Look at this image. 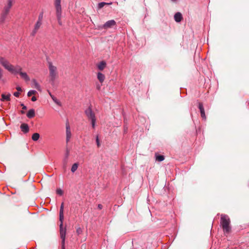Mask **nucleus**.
<instances>
[{"label": "nucleus", "mask_w": 249, "mask_h": 249, "mask_svg": "<svg viewBox=\"0 0 249 249\" xmlns=\"http://www.w3.org/2000/svg\"><path fill=\"white\" fill-rule=\"evenodd\" d=\"M0 63L10 72L14 73H19L21 78L25 81H30V79L27 74L26 72L21 71L22 68L20 66H17L14 68L12 65L10 64L7 60L2 57H0Z\"/></svg>", "instance_id": "nucleus-1"}, {"label": "nucleus", "mask_w": 249, "mask_h": 249, "mask_svg": "<svg viewBox=\"0 0 249 249\" xmlns=\"http://www.w3.org/2000/svg\"><path fill=\"white\" fill-rule=\"evenodd\" d=\"M220 224L225 232L229 233L230 231V219L227 215H221Z\"/></svg>", "instance_id": "nucleus-2"}, {"label": "nucleus", "mask_w": 249, "mask_h": 249, "mask_svg": "<svg viewBox=\"0 0 249 249\" xmlns=\"http://www.w3.org/2000/svg\"><path fill=\"white\" fill-rule=\"evenodd\" d=\"M61 0H54V6L56 10V15L58 20V24L60 25H62V21L61 20Z\"/></svg>", "instance_id": "nucleus-3"}, {"label": "nucleus", "mask_w": 249, "mask_h": 249, "mask_svg": "<svg viewBox=\"0 0 249 249\" xmlns=\"http://www.w3.org/2000/svg\"><path fill=\"white\" fill-rule=\"evenodd\" d=\"M49 75L51 78V80L53 82L57 77L56 67L53 65L52 62H49Z\"/></svg>", "instance_id": "nucleus-4"}, {"label": "nucleus", "mask_w": 249, "mask_h": 249, "mask_svg": "<svg viewBox=\"0 0 249 249\" xmlns=\"http://www.w3.org/2000/svg\"><path fill=\"white\" fill-rule=\"evenodd\" d=\"M85 113L89 120L91 121V124H95V115L92 112L90 107H89L85 110Z\"/></svg>", "instance_id": "nucleus-5"}, {"label": "nucleus", "mask_w": 249, "mask_h": 249, "mask_svg": "<svg viewBox=\"0 0 249 249\" xmlns=\"http://www.w3.org/2000/svg\"><path fill=\"white\" fill-rule=\"evenodd\" d=\"M66 229H63V225L62 224H60V237L62 239V245H65V236H66Z\"/></svg>", "instance_id": "nucleus-6"}, {"label": "nucleus", "mask_w": 249, "mask_h": 249, "mask_svg": "<svg viewBox=\"0 0 249 249\" xmlns=\"http://www.w3.org/2000/svg\"><path fill=\"white\" fill-rule=\"evenodd\" d=\"M41 25L42 21L37 20V21L35 25V28L31 33L32 36H34L36 35V32H37L38 30L39 29Z\"/></svg>", "instance_id": "nucleus-7"}, {"label": "nucleus", "mask_w": 249, "mask_h": 249, "mask_svg": "<svg viewBox=\"0 0 249 249\" xmlns=\"http://www.w3.org/2000/svg\"><path fill=\"white\" fill-rule=\"evenodd\" d=\"M116 24V22L114 20H108L105 23L103 27L104 29H108L111 28Z\"/></svg>", "instance_id": "nucleus-8"}, {"label": "nucleus", "mask_w": 249, "mask_h": 249, "mask_svg": "<svg viewBox=\"0 0 249 249\" xmlns=\"http://www.w3.org/2000/svg\"><path fill=\"white\" fill-rule=\"evenodd\" d=\"M10 8H11V7H10L9 6H6L4 7V11L2 14V16H1V22H3L4 21L6 15L8 14Z\"/></svg>", "instance_id": "nucleus-9"}, {"label": "nucleus", "mask_w": 249, "mask_h": 249, "mask_svg": "<svg viewBox=\"0 0 249 249\" xmlns=\"http://www.w3.org/2000/svg\"><path fill=\"white\" fill-rule=\"evenodd\" d=\"M198 107L200 111L201 117L202 118V119L206 120V116L205 113V110L203 106V104L201 103H199Z\"/></svg>", "instance_id": "nucleus-10"}, {"label": "nucleus", "mask_w": 249, "mask_h": 249, "mask_svg": "<svg viewBox=\"0 0 249 249\" xmlns=\"http://www.w3.org/2000/svg\"><path fill=\"white\" fill-rule=\"evenodd\" d=\"M71 130L70 125H67L66 127V141L68 142L71 138Z\"/></svg>", "instance_id": "nucleus-11"}, {"label": "nucleus", "mask_w": 249, "mask_h": 249, "mask_svg": "<svg viewBox=\"0 0 249 249\" xmlns=\"http://www.w3.org/2000/svg\"><path fill=\"white\" fill-rule=\"evenodd\" d=\"M69 156V151L68 150H67V151L65 153V154L64 158H63V166L65 168L66 167L67 164L68 163Z\"/></svg>", "instance_id": "nucleus-12"}, {"label": "nucleus", "mask_w": 249, "mask_h": 249, "mask_svg": "<svg viewBox=\"0 0 249 249\" xmlns=\"http://www.w3.org/2000/svg\"><path fill=\"white\" fill-rule=\"evenodd\" d=\"M174 19L177 22L181 21L182 19V16L180 13L178 12L174 15Z\"/></svg>", "instance_id": "nucleus-13"}, {"label": "nucleus", "mask_w": 249, "mask_h": 249, "mask_svg": "<svg viewBox=\"0 0 249 249\" xmlns=\"http://www.w3.org/2000/svg\"><path fill=\"white\" fill-rule=\"evenodd\" d=\"M107 64L105 61H102L97 65L98 69L103 71L106 67Z\"/></svg>", "instance_id": "nucleus-14"}, {"label": "nucleus", "mask_w": 249, "mask_h": 249, "mask_svg": "<svg viewBox=\"0 0 249 249\" xmlns=\"http://www.w3.org/2000/svg\"><path fill=\"white\" fill-rule=\"evenodd\" d=\"M35 112L34 109H30L27 112L26 115L29 118H31L35 116Z\"/></svg>", "instance_id": "nucleus-15"}, {"label": "nucleus", "mask_w": 249, "mask_h": 249, "mask_svg": "<svg viewBox=\"0 0 249 249\" xmlns=\"http://www.w3.org/2000/svg\"><path fill=\"white\" fill-rule=\"evenodd\" d=\"M105 75L103 74H102V73H101V72L98 73L97 78H98V79L99 80V81L101 83L103 82V81H104V79H105Z\"/></svg>", "instance_id": "nucleus-16"}, {"label": "nucleus", "mask_w": 249, "mask_h": 249, "mask_svg": "<svg viewBox=\"0 0 249 249\" xmlns=\"http://www.w3.org/2000/svg\"><path fill=\"white\" fill-rule=\"evenodd\" d=\"M10 96H11L10 94H8L7 95H5V94H2L1 95L2 98H1V100L2 101H3L4 100L10 101Z\"/></svg>", "instance_id": "nucleus-17"}, {"label": "nucleus", "mask_w": 249, "mask_h": 249, "mask_svg": "<svg viewBox=\"0 0 249 249\" xmlns=\"http://www.w3.org/2000/svg\"><path fill=\"white\" fill-rule=\"evenodd\" d=\"M20 128L24 133H26L29 131L28 125H20Z\"/></svg>", "instance_id": "nucleus-18"}, {"label": "nucleus", "mask_w": 249, "mask_h": 249, "mask_svg": "<svg viewBox=\"0 0 249 249\" xmlns=\"http://www.w3.org/2000/svg\"><path fill=\"white\" fill-rule=\"evenodd\" d=\"M78 164L77 163H74L71 168V171L72 173L75 172L78 168Z\"/></svg>", "instance_id": "nucleus-19"}, {"label": "nucleus", "mask_w": 249, "mask_h": 249, "mask_svg": "<svg viewBox=\"0 0 249 249\" xmlns=\"http://www.w3.org/2000/svg\"><path fill=\"white\" fill-rule=\"evenodd\" d=\"M32 81L34 84L35 88L36 89L38 90H40V87L37 82V81L35 79H33Z\"/></svg>", "instance_id": "nucleus-20"}, {"label": "nucleus", "mask_w": 249, "mask_h": 249, "mask_svg": "<svg viewBox=\"0 0 249 249\" xmlns=\"http://www.w3.org/2000/svg\"><path fill=\"white\" fill-rule=\"evenodd\" d=\"M39 138V134H38L37 133H34L32 137L33 140H34L35 141L38 140Z\"/></svg>", "instance_id": "nucleus-21"}, {"label": "nucleus", "mask_w": 249, "mask_h": 249, "mask_svg": "<svg viewBox=\"0 0 249 249\" xmlns=\"http://www.w3.org/2000/svg\"><path fill=\"white\" fill-rule=\"evenodd\" d=\"M156 158L158 161H162L164 160V157L162 155H156Z\"/></svg>", "instance_id": "nucleus-22"}, {"label": "nucleus", "mask_w": 249, "mask_h": 249, "mask_svg": "<svg viewBox=\"0 0 249 249\" xmlns=\"http://www.w3.org/2000/svg\"><path fill=\"white\" fill-rule=\"evenodd\" d=\"M64 219V213H59V220L61 222L60 224L63 225V220Z\"/></svg>", "instance_id": "nucleus-23"}, {"label": "nucleus", "mask_w": 249, "mask_h": 249, "mask_svg": "<svg viewBox=\"0 0 249 249\" xmlns=\"http://www.w3.org/2000/svg\"><path fill=\"white\" fill-rule=\"evenodd\" d=\"M52 98L54 102H55L56 104L59 106L61 105L60 102L54 96H52Z\"/></svg>", "instance_id": "nucleus-24"}, {"label": "nucleus", "mask_w": 249, "mask_h": 249, "mask_svg": "<svg viewBox=\"0 0 249 249\" xmlns=\"http://www.w3.org/2000/svg\"><path fill=\"white\" fill-rule=\"evenodd\" d=\"M36 93V90H32L28 92L27 95L28 96L30 97L32 95L35 94Z\"/></svg>", "instance_id": "nucleus-25"}, {"label": "nucleus", "mask_w": 249, "mask_h": 249, "mask_svg": "<svg viewBox=\"0 0 249 249\" xmlns=\"http://www.w3.org/2000/svg\"><path fill=\"white\" fill-rule=\"evenodd\" d=\"M108 3H106V2H100L98 4V7L99 8H103L105 5H107Z\"/></svg>", "instance_id": "nucleus-26"}, {"label": "nucleus", "mask_w": 249, "mask_h": 249, "mask_svg": "<svg viewBox=\"0 0 249 249\" xmlns=\"http://www.w3.org/2000/svg\"><path fill=\"white\" fill-rule=\"evenodd\" d=\"M57 194L62 196L63 194V191L60 188L57 189L56 190Z\"/></svg>", "instance_id": "nucleus-27"}, {"label": "nucleus", "mask_w": 249, "mask_h": 249, "mask_svg": "<svg viewBox=\"0 0 249 249\" xmlns=\"http://www.w3.org/2000/svg\"><path fill=\"white\" fill-rule=\"evenodd\" d=\"M43 15V12H41L39 14V16H38V21H42Z\"/></svg>", "instance_id": "nucleus-28"}, {"label": "nucleus", "mask_w": 249, "mask_h": 249, "mask_svg": "<svg viewBox=\"0 0 249 249\" xmlns=\"http://www.w3.org/2000/svg\"><path fill=\"white\" fill-rule=\"evenodd\" d=\"M96 143H97L98 147H99L100 146V143L99 139L98 136L96 137Z\"/></svg>", "instance_id": "nucleus-29"}, {"label": "nucleus", "mask_w": 249, "mask_h": 249, "mask_svg": "<svg viewBox=\"0 0 249 249\" xmlns=\"http://www.w3.org/2000/svg\"><path fill=\"white\" fill-rule=\"evenodd\" d=\"M64 213V203H62L60 209V213Z\"/></svg>", "instance_id": "nucleus-30"}, {"label": "nucleus", "mask_w": 249, "mask_h": 249, "mask_svg": "<svg viewBox=\"0 0 249 249\" xmlns=\"http://www.w3.org/2000/svg\"><path fill=\"white\" fill-rule=\"evenodd\" d=\"M12 1L13 0H8V4L7 6L11 7L12 5Z\"/></svg>", "instance_id": "nucleus-31"}, {"label": "nucleus", "mask_w": 249, "mask_h": 249, "mask_svg": "<svg viewBox=\"0 0 249 249\" xmlns=\"http://www.w3.org/2000/svg\"><path fill=\"white\" fill-rule=\"evenodd\" d=\"M82 229L80 228H79L77 229L76 232L78 233V234H80L82 233Z\"/></svg>", "instance_id": "nucleus-32"}, {"label": "nucleus", "mask_w": 249, "mask_h": 249, "mask_svg": "<svg viewBox=\"0 0 249 249\" xmlns=\"http://www.w3.org/2000/svg\"><path fill=\"white\" fill-rule=\"evenodd\" d=\"M19 92H15L14 93V95L17 97H18L19 96Z\"/></svg>", "instance_id": "nucleus-33"}, {"label": "nucleus", "mask_w": 249, "mask_h": 249, "mask_svg": "<svg viewBox=\"0 0 249 249\" xmlns=\"http://www.w3.org/2000/svg\"><path fill=\"white\" fill-rule=\"evenodd\" d=\"M21 106L22 107V108L24 110H26L27 109V107L23 104H21Z\"/></svg>", "instance_id": "nucleus-34"}, {"label": "nucleus", "mask_w": 249, "mask_h": 249, "mask_svg": "<svg viewBox=\"0 0 249 249\" xmlns=\"http://www.w3.org/2000/svg\"><path fill=\"white\" fill-rule=\"evenodd\" d=\"M2 76V70L0 68V79Z\"/></svg>", "instance_id": "nucleus-35"}, {"label": "nucleus", "mask_w": 249, "mask_h": 249, "mask_svg": "<svg viewBox=\"0 0 249 249\" xmlns=\"http://www.w3.org/2000/svg\"><path fill=\"white\" fill-rule=\"evenodd\" d=\"M36 98L35 97V96H33L32 97V98H31V100L33 102H35L36 101Z\"/></svg>", "instance_id": "nucleus-36"}, {"label": "nucleus", "mask_w": 249, "mask_h": 249, "mask_svg": "<svg viewBox=\"0 0 249 249\" xmlns=\"http://www.w3.org/2000/svg\"><path fill=\"white\" fill-rule=\"evenodd\" d=\"M16 89H17V90H18V91H22V89H21V88L20 87H17L16 88Z\"/></svg>", "instance_id": "nucleus-37"}, {"label": "nucleus", "mask_w": 249, "mask_h": 249, "mask_svg": "<svg viewBox=\"0 0 249 249\" xmlns=\"http://www.w3.org/2000/svg\"><path fill=\"white\" fill-rule=\"evenodd\" d=\"M98 208L99 209L101 210L103 208V206L101 204H98Z\"/></svg>", "instance_id": "nucleus-38"}, {"label": "nucleus", "mask_w": 249, "mask_h": 249, "mask_svg": "<svg viewBox=\"0 0 249 249\" xmlns=\"http://www.w3.org/2000/svg\"><path fill=\"white\" fill-rule=\"evenodd\" d=\"M48 92H49V95H50L51 96V97H52V96H53V95L51 94V93L49 91H48Z\"/></svg>", "instance_id": "nucleus-39"}, {"label": "nucleus", "mask_w": 249, "mask_h": 249, "mask_svg": "<svg viewBox=\"0 0 249 249\" xmlns=\"http://www.w3.org/2000/svg\"><path fill=\"white\" fill-rule=\"evenodd\" d=\"M62 249H65V245H62Z\"/></svg>", "instance_id": "nucleus-40"}, {"label": "nucleus", "mask_w": 249, "mask_h": 249, "mask_svg": "<svg viewBox=\"0 0 249 249\" xmlns=\"http://www.w3.org/2000/svg\"><path fill=\"white\" fill-rule=\"evenodd\" d=\"M21 113H22V114H24V111L23 110H22V111H21Z\"/></svg>", "instance_id": "nucleus-41"}]
</instances>
